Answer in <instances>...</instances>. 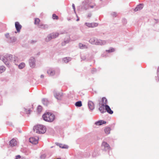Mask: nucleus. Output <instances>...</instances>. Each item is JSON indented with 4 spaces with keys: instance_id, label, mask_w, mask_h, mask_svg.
<instances>
[{
    "instance_id": "nucleus-24",
    "label": "nucleus",
    "mask_w": 159,
    "mask_h": 159,
    "mask_svg": "<svg viewBox=\"0 0 159 159\" xmlns=\"http://www.w3.org/2000/svg\"><path fill=\"white\" fill-rule=\"evenodd\" d=\"M50 157V155H48V153H44L41 154L40 158L41 159H45L46 158H49Z\"/></svg>"
},
{
    "instance_id": "nucleus-2",
    "label": "nucleus",
    "mask_w": 159,
    "mask_h": 159,
    "mask_svg": "<svg viewBox=\"0 0 159 159\" xmlns=\"http://www.w3.org/2000/svg\"><path fill=\"white\" fill-rule=\"evenodd\" d=\"M95 7L98 8L101 7H98L95 3L92 2L91 0H84V1H83L82 3L81 9L87 10L89 7L93 8Z\"/></svg>"
},
{
    "instance_id": "nucleus-8",
    "label": "nucleus",
    "mask_w": 159,
    "mask_h": 159,
    "mask_svg": "<svg viewBox=\"0 0 159 159\" xmlns=\"http://www.w3.org/2000/svg\"><path fill=\"white\" fill-rule=\"evenodd\" d=\"M59 34L58 33H52L48 34L45 39V41L48 42L51 40L52 39H55L58 36Z\"/></svg>"
},
{
    "instance_id": "nucleus-18",
    "label": "nucleus",
    "mask_w": 159,
    "mask_h": 159,
    "mask_svg": "<svg viewBox=\"0 0 159 159\" xmlns=\"http://www.w3.org/2000/svg\"><path fill=\"white\" fill-rule=\"evenodd\" d=\"M17 142L14 139H13L10 141V145L11 147H13L16 146Z\"/></svg>"
},
{
    "instance_id": "nucleus-11",
    "label": "nucleus",
    "mask_w": 159,
    "mask_h": 159,
    "mask_svg": "<svg viewBox=\"0 0 159 159\" xmlns=\"http://www.w3.org/2000/svg\"><path fill=\"white\" fill-rule=\"evenodd\" d=\"M29 64L30 67L33 68L35 66V59L34 57H32L29 60Z\"/></svg>"
},
{
    "instance_id": "nucleus-46",
    "label": "nucleus",
    "mask_w": 159,
    "mask_h": 159,
    "mask_svg": "<svg viewBox=\"0 0 159 159\" xmlns=\"http://www.w3.org/2000/svg\"><path fill=\"white\" fill-rule=\"evenodd\" d=\"M7 39H9V38L10 37H9V33H7L5 35Z\"/></svg>"
},
{
    "instance_id": "nucleus-6",
    "label": "nucleus",
    "mask_w": 159,
    "mask_h": 159,
    "mask_svg": "<svg viewBox=\"0 0 159 159\" xmlns=\"http://www.w3.org/2000/svg\"><path fill=\"white\" fill-rule=\"evenodd\" d=\"M47 72L49 76H57L60 74V71L59 69L51 68L48 70Z\"/></svg>"
},
{
    "instance_id": "nucleus-51",
    "label": "nucleus",
    "mask_w": 159,
    "mask_h": 159,
    "mask_svg": "<svg viewBox=\"0 0 159 159\" xmlns=\"http://www.w3.org/2000/svg\"><path fill=\"white\" fill-rule=\"evenodd\" d=\"M92 16V14L90 13H89L88 15V17H90Z\"/></svg>"
},
{
    "instance_id": "nucleus-9",
    "label": "nucleus",
    "mask_w": 159,
    "mask_h": 159,
    "mask_svg": "<svg viewBox=\"0 0 159 159\" xmlns=\"http://www.w3.org/2000/svg\"><path fill=\"white\" fill-rule=\"evenodd\" d=\"M54 97L57 100H60L63 96V93L61 92L57 91L54 90L53 92Z\"/></svg>"
},
{
    "instance_id": "nucleus-7",
    "label": "nucleus",
    "mask_w": 159,
    "mask_h": 159,
    "mask_svg": "<svg viewBox=\"0 0 159 159\" xmlns=\"http://www.w3.org/2000/svg\"><path fill=\"white\" fill-rule=\"evenodd\" d=\"M101 150L105 152H108L111 149V148L108 143L106 142H103L101 146Z\"/></svg>"
},
{
    "instance_id": "nucleus-19",
    "label": "nucleus",
    "mask_w": 159,
    "mask_h": 159,
    "mask_svg": "<svg viewBox=\"0 0 159 159\" xmlns=\"http://www.w3.org/2000/svg\"><path fill=\"white\" fill-rule=\"evenodd\" d=\"M55 144L57 146H59L60 148H62L66 149L68 148V146L67 145H64L58 143H56Z\"/></svg>"
},
{
    "instance_id": "nucleus-17",
    "label": "nucleus",
    "mask_w": 159,
    "mask_h": 159,
    "mask_svg": "<svg viewBox=\"0 0 159 159\" xmlns=\"http://www.w3.org/2000/svg\"><path fill=\"white\" fill-rule=\"evenodd\" d=\"M143 7V4L140 3L134 9V11H138L142 9Z\"/></svg>"
},
{
    "instance_id": "nucleus-49",
    "label": "nucleus",
    "mask_w": 159,
    "mask_h": 159,
    "mask_svg": "<svg viewBox=\"0 0 159 159\" xmlns=\"http://www.w3.org/2000/svg\"><path fill=\"white\" fill-rule=\"evenodd\" d=\"M122 21L123 22L124 21V24H125L127 23V21H126V20L125 19H123V20H122Z\"/></svg>"
},
{
    "instance_id": "nucleus-29",
    "label": "nucleus",
    "mask_w": 159,
    "mask_h": 159,
    "mask_svg": "<svg viewBox=\"0 0 159 159\" xmlns=\"http://www.w3.org/2000/svg\"><path fill=\"white\" fill-rule=\"evenodd\" d=\"M155 79L157 81H159V67L157 69V75L155 77Z\"/></svg>"
},
{
    "instance_id": "nucleus-44",
    "label": "nucleus",
    "mask_w": 159,
    "mask_h": 159,
    "mask_svg": "<svg viewBox=\"0 0 159 159\" xmlns=\"http://www.w3.org/2000/svg\"><path fill=\"white\" fill-rule=\"evenodd\" d=\"M69 42V40H65L64 42V43H62V45H65V43H68Z\"/></svg>"
},
{
    "instance_id": "nucleus-58",
    "label": "nucleus",
    "mask_w": 159,
    "mask_h": 159,
    "mask_svg": "<svg viewBox=\"0 0 159 159\" xmlns=\"http://www.w3.org/2000/svg\"><path fill=\"white\" fill-rule=\"evenodd\" d=\"M57 159H60V158H57Z\"/></svg>"
},
{
    "instance_id": "nucleus-59",
    "label": "nucleus",
    "mask_w": 159,
    "mask_h": 159,
    "mask_svg": "<svg viewBox=\"0 0 159 159\" xmlns=\"http://www.w3.org/2000/svg\"><path fill=\"white\" fill-rule=\"evenodd\" d=\"M102 0H100V1H102Z\"/></svg>"
},
{
    "instance_id": "nucleus-15",
    "label": "nucleus",
    "mask_w": 159,
    "mask_h": 159,
    "mask_svg": "<svg viewBox=\"0 0 159 159\" xmlns=\"http://www.w3.org/2000/svg\"><path fill=\"white\" fill-rule=\"evenodd\" d=\"M104 107H105L106 111H107L108 113L110 114H112L113 113V111L111 109L110 107L108 105H105Z\"/></svg>"
},
{
    "instance_id": "nucleus-26",
    "label": "nucleus",
    "mask_w": 159,
    "mask_h": 159,
    "mask_svg": "<svg viewBox=\"0 0 159 159\" xmlns=\"http://www.w3.org/2000/svg\"><path fill=\"white\" fill-rule=\"evenodd\" d=\"M42 102L43 105L47 106L48 105V101L47 99L43 98L42 99Z\"/></svg>"
},
{
    "instance_id": "nucleus-22",
    "label": "nucleus",
    "mask_w": 159,
    "mask_h": 159,
    "mask_svg": "<svg viewBox=\"0 0 159 159\" xmlns=\"http://www.w3.org/2000/svg\"><path fill=\"white\" fill-rule=\"evenodd\" d=\"M39 27L42 29L46 30L48 28V26L47 25L40 24L39 25Z\"/></svg>"
},
{
    "instance_id": "nucleus-20",
    "label": "nucleus",
    "mask_w": 159,
    "mask_h": 159,
    "mask_svg": "<svg viewBox=\"0 0 159 159\" xmlns=\"http://www.w3.org/2000/svg\"><path fill=\"white\" fill-rule=\"evenodd\" d=\"M16 40V38L14 36H12L10 37L9 39H8L7 41L10 43H13L15 42Z\"/></svg>"
},
{
    "instance_id": "nucleus-16",
    "label": "nucleus",
    "mask_w": 159,
    "mask_h": 159,
    "mask_svg": "<svg viewBox=\"0 0 159 159\" xmlns=\"http://www.w3.org/2000/svg\"><path fill=\"white\" fill-rule=\"evenodd\" d=\"M15 27L17 32H19L22 28V26L18 22H16L15 23Z\"/></svg>"
},
{
    "instance_id": "nucleus-21",
    "label": "nucleus",
    "mask_w": 159,
    "mask_h": 159,
    "mask_svg": "<svg viewBox=\"0 0 159 159\" xmlns=\"http://www.w3.org/2000/svg\"><path fill=\"white\" fill-rule=\"evenodd\" d=\"M106 123V122L103 120H99V121H96L95 124L96 125H100L103 124H105Z\"/></svg>"
},
{
    "instance_id": "nucleus-13",
    "label": "nucleus",
    "mask_w": 159,
    "mask_h": 159,
    "mask_svg": "<svg viewBox=\"0 0 159 159\" xmlns=\"http://www.w3.org/2000/svg\"><path fill=\"white\" fill-rule=\"evenodd\" d=\"M98 149H95L92 153V157H96L100 155Z\"/></svg>"
},
{
    "instance_id": "nucleus-55",
    "label": "nucleus",
    "mask_w": 159,
    "mask_h": 159,
    "mask_svg": "<svg viewBox=\"0 0 159 159\" xmlns=\"http://www.w3.org/2000/svg\"><path fill=\"white\" fill-rule=\"evenodd\" d=\"M15 159H18L17 157H16V158H15Z\"/></svg>"
},
{
    "instance_id": "nucleus-3",
    "label": "nucleus",
    "mask_w": 159,
    "mask_h": 159,
    "mask_svg": "<svg viewBox=\"0 0 159 159\" xmlns=\"http://www.w3.org/2000/svg\"><path fill=\"white\" fill-rule=\"evenodd\" d=\"M89 42L92 44L101 46L105 45L107 43L106 40H102L95 37L90 38Z\"/></svg>"
},
{
    "instance_id": "nucleus-25",
    "label": "nucleus",
    "mask_w": 159,
    "mask_h": 159,
    "mask_svg": "<svg viewBox=\"0 0 159 159\" xmlns=\"http://www.w3.org/2000/svg\"><path fill=\"white\" fill-rule=\"evenodd\" d=\"M71 60V58L70 57H64L62 59V61L65 63H67L69 61Z\"/></svg>"
},
{
    "instance_id": "nucleus-42",
    "label": "nucleus",
    "mask_w": 159,
    "mask_h": 159,
    "mask_svg": "<svg viewBox=\"0 0 159 159\" xmlns=\"http://www.w3.org/2000/svg\"><path fill=\"white\" fill-rule=\"evenodd\" d=\"M37 110L39 112H40L42 110V107L40 105H39L37 107Z\"/></svg>"
},
{
    "instance_id": "nucleus-41",
    "label": "nucleus",
    "mask_w": 159,
    "mask_h": 159,
    "mask_svg": "<svg viewBox=\"0 0 159 159\" xmlns=\"http://www.w3.org/2000/svg\"><path fill=\"white\" fill-rule=\"evenodd\" d=\"M52 16L53 19L58 20V17L55 14H53Z\"/></svg>"
},
{
    "instance_id": "nucleus-48",
    "label": "nucleus",
    "mask_w": 159,
    "mask_h": 159,
    "mask_svg": "<svg viewBox=\"0 0 159 159\" xmlns=\"http://www.w3.org/2000/svg\"><path fill=\"white\" fill-rule=\"evenodd\" d=\"M81 58L82 60H84L86 59V57L85 56H81Z\"/></svg>"
},
{
    "instance_id": "nucleus-30",
    "label": "nucleus",
    "mask_w": 159,
    "mask_h": 159,
    "mask_svg": "<svg viewBox=\"0 0 159 159\" xmlns=\"http://www.w3.org/2000/svg\"><path fill=\"white\" fill-rule=\"evenodd\" d=\"M75 105L77 107H81L82 106V103L81 101H77L75 103Z\"/></svg>"
},
{
    "instance_id": "nucleus-12",
    "label": "nucleus",
    "mask_w": 159,
    "mask_h": 159,
    "mask_svg": "<svg viewBox=\"0 0 159 159\" xmlns=\"http://www.w3.org/2000/svg\"><path fill=\"white\" fill-rule=\"evenodd\" d=\"M39 140L38 137H32L30 138L29 139V142L34 144H36L38 143Z\"/></svg>"
},
{
    "instance_id": "nucleus-39",
    "label": "nucleus",
    "mask_w": 159,
    "mask_h": 159,
    "mask_svg": "<svg viewBox=\"0 0 159 159\" xmlns=\"http://www.w3.org/2000/svg\"><path fill=\"white\" fill-rule=\"evenodd\" d=\"M90 156V154L89 152H85L84 154V156L86 158L89 157Z\"/></svg>"
},
{
    "instance_id": "nucleus-31",
    "label": "nucleus",
    "mask_w": 159,
    "mask_h": 159,
    "mask_svg": "<svg viewBox=\"0 0 159 159\" xmlns=\"http://www.w3.org/2000/svg\"><path fill=\"white\" fill-rule=\"evenodd\" d=\"M104 107L102 106L101 107H100L99 108V110L100 111V112L102 113H103L106 112L105 109L104 110Z\"/></svg>"
},
{
    "instance_id": "nucleus-10",
    "label": "nucleus",
    "mask_w": 159,
    "mask_h": 159,
    "mask_svg": "<svg viewBox=\"0 0 159 159\" xmlns=\"http://www.w3.org/2000/svg\"><path fill=\"white\" fill-rule=\"evenodd\" d=\"M115 49L114 48H110L109 50H106L101 55L102 57H106L109 56L108 54L110 52H114Z\"/></svg>"
},
{
    "instance_id": "nucleus-52",
    "label": "nucleus",
    "mask_w": 159,
    "mask_h": 159,
    "mask_svg": "<svg viewBox=\"0 0 159 159\" xmlns=\"http://www.w3.org/2000/svg\"><path fill=\"white\" fill-rule=\"evenodd\" d=\"M16 157H17L18 158H20L21 157V156L20 155H17Z\"/></svg>"
},
{
    "instance_id": "nucleus-57",
    "label": "nucleus",
    "mask_w": 159,
    "mask_h": 159,
    "mask_svg": "<svg viewBox=\"0 0 159 159\" xmlns=\"http://www.w3.org/2000/svg\"><path fill=\"white\" fill-rule=\"evenodd\" d=\"M1 95H0V99H1Z\"/></svg>"
},
{
    "instance_id": "nucleus-43",
    "label": "nucleus",
    "mask_w": 159,
    "mask_h": 159,
    "mask_svg": "<svg viewBox=\"0 0 159 159\" xmlns=\"http://www.w3.org/2000/svg\"><path fill=\"white\" fill-rule=\"evenodd\" d=\"M111 15L113 17H116L117 16V13L115 12H113L111 13Z\"/></svg>"
},
{
    "instance_id": "nucleus-27",
    "label": "nucleus",
    "mask_w": 159,
    "mask_h": 159,
    "mask_svg": "<svg viewBox=\"0 0 159 159\" xmlns=\"http://www.w3.org/2000/svg\"><path fill=\"white\" fill-rule=\"evenodd\" d=\"M111 129L110 127H106L104 129L105 133L107 134H109L110 133Z\"/></svg>"
},
{
    "instance_id": "nucleus-4",
    "label": "nucleus",
    "mask_w": 159,
    "mask_h": 159,
    "mask_svg": "<svg viewBox=\"0 0 159 159\" xmlns=\"http://www.w3.org/2000/svg\"><path fill=\"white\" fill-rule=\"evenodd\" d=\"M34 131L37 133L43 134L46 132V127L43 125L38 124L33 128Z\"/></svg>"
},
{
    "instance_id": "nucleus-36",
    "label": "nucleus",
    "mask_w": 159,
    "mask_h": 159,
    "mask_svg": "<svg viewBox=\"0 0 159 159\" xmlns=\"http://www.w3.org/2000/svg\"><path fill=\"white\" fill-rule=\"evenodd\" d=\"M24 112L26 113V114H30L31 111V110L30 109H27L25 108H24Z\"/></svg>"
},
{
    "instance_id": "nucleus-53",
    "label": "nucleus",
    "mask_w": 159,
    "mask_h": 159,
    "mask_svg": "<svg viewBox=\"0 0 159 159\" xmlns=\"http://www.w3.org/2000/svg\"><path fill=\"white\" fill-rule=\"evenodd\" d=\"M41 78H43L44 77V75H41L40 76Z\"/></svg>"
},
{
    "instance_id": "nucleus-40",
    "label": "nucleus",
    "mask_w": 159,
    "mask_h": 159,
    "mask_svg": "<svg viewBox=\"0 0 159 159\" xmlns=\"http://www.w3.org/2000/svg\"><path fill=\"white\" fill-rule=\"evenodd\" d=\"M40 22V20L39 18H36L35 19L34 24L35 25L38 24Z\"/></svg>"
},
{
    "instance_id": "nucleus-5",
    "label": "nucleus",
    "mask_w": 159,
    "mask_h": 159,
    "mask_svg": "<svg viewBox=\"0 0 159 159\" xmlns=\"http://www.w3.org/2000/svg\"><path fill=\"white\" fill-rule=\"evenodd\" d=\"M43 118L45 121L52 122L54 120L55 117L54 115L52 113L47 112L43 115Z\"/></svg>"
},
{
    "instance_id": "nucleus-47",
    "label": "nucleus",
    "mask_w": 159,
    "mask_h": 159,
    "mask_svg": "<svg viewBox=\"0 0 159 159\" xmlns=\"http://www.w3.org/2000/svg\"><path fill=\"white\" fill-rule=\"evenodd\" d=\"M72 7L73 9H74V11L75 12V5L73 3L72 4Z\"/></svg>"
},
{
    "instance_id": "nucleus-14",
    "label": "nucleus",
    "mask_w": 159,
    "mask_h": 159,
    "mask_svg": "<svg viewBox=\"0 0 159 159\" xmlns=\"http://www.w3.org/2000/svg\"><path fill=\"white\" fill-rule=\"evenodd\" d=\"M88 105L89 108L91 111H93L94 109V105L93 102L91 101L88 102Z\"/></svg>"
},
{
    "instance_id": "nucleus-32",
    "label": "nucleus",
    "mask_w": 159,
    "mask_h": 159,
    "mask_svg": "<svg viewBox=\"0 0 159 159\" xmlns=\"http://www.w3.org/2000/svg\"><path fill=\"white\" fill-rule=\"evenodd\" d=\"M104 107L102 106L101 107H100L99 108V110L100 111V112L102 113H103L106 112L105 109L104 110Z\"/></svg>"
},
{
    "instance_id": "nucleus-45",
    "label": "nucleus",
    "mask_w": 159,
    "mask_h": 159,
    "mask_svg": "<svg viewBox=\"0 0 159 159\" xmlns=\"http://www.w3.org/2000/svg\"><path fill=\"white\" fill-rule=\"evenodd\" d=\"M85 25L88 27H91L90 23H85Z\"/></svg>"
},
{
    "instance_id": "nucleus-56",
    "label": "nucleus",
    "mask_w": 159,
    "mask_h": 159,
    "mask_svg": "<svg viewBox=\"0 0 159 159\" xmlns=\"http://www.w3.org/2000/svg\"><path fill=\"white\" fill-rule=\"evenodd\" d=\"M70 19H68V20L69 21L70 20Z\"/></svg>"
},
{
    "instance_id": "nucleus-54",
    "label": "nucleus",
    "mask_w": 159,
    "mask_h": 159,
    "mask_svg": "<svg viewBox=\"0 0 159 159\" xmlns=\"http://www.w3.org/2000/svg\"><path fill=\"white\" fill-rule=\"evenodd\" d=\"M79 20V18H78L77 20H76V21H78Z\"/></svg>"
},
{
    "instance_id": "nucleus-34",
    "label": "nucleus",
    "mask_w": 159,
    "mask_h": 159,
    "mask_svg": "<svg viewBox=\"0 0 159 159\" xmlns=\"http://www.w3.org/2000/svg\"><path fill=\"white\" fill-rule=\"evenodd\" d=\"M6 70L5 67L3 66H0V74L4 72Z\"/></svg>"
},
{
    "instance_id": "nucleus-23",
    "label": "nucleus",
    "mask_w": 159,
    "mask_h": 159,
    "mask_svg": "<svg viewBox=\"0 0 159 159\" xmlns=\"http://www.w3.org/2000/svg\"><path fill=\"white\" fill-rule=\"evenodd\" d=\"M107 99L105 97L102 98V106L104 107L105 105H107Z\"/></svg>"
},
{
    "instance_id": "nucleus-38",
    "label": "nucleus",
    "mask_w": 159,
    "mask_h": 159,
    "mask_svg": "<svg viewBox=\"0 0 159 159\" xmlns=\"http://www.w3.org/2000/svg\"><path fill=\"white\" fill-rule=\"evenodd\" d=\"M98 70L97 69L95 68H93L91 70V72L92 74H94L96 73L97 72Z\"/></svg>"
},
{
    "instance_id": "nucleus-35",
    "label": "nucleus",
    "mask_w": 159,
    "mask_h": 159,
    "mask_svg": "<svg viewBox=\"0 0 159 159\" xmlns=\"http://www.w3.org/2000/svg\"><path fill=\"white\" fill-rule=\"evenodd\" d=\"M25 64L24 62H21L18 66V67L20 69H23L25 67Z\"/></svg>"
},
{
    "instance_id": "nucleus-1",
    "label": "nucleus",
    "mask_w": 159,
    "mask_h": 159,
    "mask_svg": "<svg viewBox=\"0 0 159 159\" xmlns=\"http://www.w3.org/2000/svg\"><path fill=\"white\" fill-rule=\"evenodd\" d=\"M0 59L8 66H10V62L15 63L18 61L17 57L10 54H7L4 56H0Z\"/></svg>"
},
{
    "instance_id": "nucleus-28",
    "label": "nucleus",
    "mask_w": 159,
    "mask_h": 159,
    "mask_svg": "<svg viewBox=\"0 0 159 159\" xmlns=\"http://www.w3.org/2000/svg\"><path fill=\"white\" fill-rule=\"evenodd\" d=\"M79 47L81 49H87L88 48L87 46L81 43H80L79 44Z\"/></svg>"
},
{
    "instance_id": "nucleus-33",
    "label": "nucleus",
    "mask_w": 159,
    "mask_h": 159,
    "mask_svg": "<svg viewBox=\"0 0 159 159\" xmlns=\"http://www.w3.org/2000/svg\"><path fill=\"white\" fill-rule=\"evenodd\" d=\"M104 107L102 106L101 107H100L99 108V110L100 111V112L102 113H103L106 112L105 109L104 110Z\"/></svg>"
},
{
    "instance_id": "nucleus-50",
    "label": "nucleus",
    "mask_w": 159,
    "mask_h": 159,
    "mask_svg": "<svg viewBox=\"0 0 159 159\" xmlns=\"http://www.w3.org/2000/svg\"><path fill=\"white\" fill-rule=\"evenodd\" d=\"M36 42L35 40H32L31 41L30 43H35Z\"/></svg>"
},
{
    "instance_id": "nucleus-37",
    "label": "nucleus",
    "mask_w": 159,
    "mask_h": 159,
    "mask_svg": "<svg viewBox=\"0 0 159 159\" xmlns=\"http://www.w3.org/2000/svg\"><path fill=\"white\" fill-rule=\"evenodd\" d=\"M90 25L91 28H93L98 25V24L96 23H90Z\"/></svg>"
}]
</instances>
